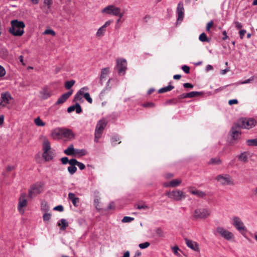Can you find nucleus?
Wrapping results in <instances>:
<instances>
[{"instance_id":"nucleus-61","label":"nucleus","mask_w":257,"mask_h":257,"mask_svg":"<svg viewBox=\"0 0 257 257\" xmlns=\"http://www.w3.org/2000/svg\"><path fill=\"white\" fill-rule=\"evenodd\" d=\"M119 140V138L117 137H113L111 139V142L113 145H116V142Z\"/></svg>"},{"instance_id":"nucleus-63","label":"nucleus","mask_w":257,"mask_h":257,"mask_svg":"<svg viewBox=\"0 0 257 257\" xmlns=\"http://www.w3.org/2000/svg\"><path fill=\"white\" fill-rule=\"evenodd\" d=\"M245 33H246V30H241L239 31V34L240 38L241 39H243Z\"/></svg>"},{"instance_id":"nucleus-56","label":"nucleus","mask_w":257,"mask_h":257,"mask_svg":"<svg viewBox=\"0 0 257 257\" xmlns=\"http://www.w3.org/2000/svg\"><path fill=\"white\" fill-rule=\"evenodd\" d=\"M54 210L62 212L64 210V207L62 205H59L55 207L53 209Z\"/></svg>"},{"instance_id":"nucleus-57","label":"nucleus","mask_w":257,"mask_h":257,"mask_svg":"<svg viewBox=\"0 0 257 257\" xmlns=\"http://www.w3.org/2000/svg\"><path fill=\"white\" fill-rule=\"evenodd\" d=\"M213 25V21H210L209 22H208L207 23L206 27V31L209 32L210 31V28L212 27Z\"/></svg>"},{"instance_id":"nucleus-43","label":"nucleus","mask_w":257,"mask_h":257,"mask_svg":"<svg viewBox=\"0 0 257 257\" xmlns=\"http://www.w3.org/2000/svg\"><path fill=\"white\" fill-rule=\"evenodd\" d=\"M68 171L71 175L74 174L77 171V168L75 166L70 165L68 167Z\"/></svg>"},{"instance_id":"nucleus-19","label":"nucleus","mask_w":257,"mask_h":257,"mask_svg":"<svg viewBox=\"0 0 257 257\" xmlns=\"http://www.w3.org/2000/svg\"><path fill=\"white\" fill-rule=\"evenodd\" d=\"M189 191L192 195H195L199 198H203L206 195L204 192L196 189H193L191 187L189 188Z\"/></svg>"},{"instance_id":"nucleus-1","label":"nucleus","mask_w":257,"mask_h":257,"mask_svg":"<svg viewBox=\"0 0 257 257\" xmlns=\"http://www.w3.org/2000/svg\"><path fill=\"white\" fill-rule=\"evenodd\" d=\"M11 27L8 31L13 36L21 37L24 34L25 24L23 21L13 20L11 21Z\"/></svg>"},{"instance_id":"nucleus-52","label":"nucleus","mask_w":257,"mask_h":257,"mask_svg":"<svg viewBox=\"0 0 257 257\" xmlns=\"http://www.w3.org/2000/svg\"><path fill=\"white\" fill-rule=\"evenodd\" d=\"M182 69L186 74H189L190 72V68L187 65H183L182 67Z\"/></svg>"},{"instance_id":"nucleus-54","label":"nucleus","mask_w":257,"mask_h":257,"mask_svg":"<svg viewBox=\"0 0 257 257\" xmlns=\"http://www.w3.org/2000/svg\"><path fill=\"white\" fill-rule=\"evenodd\" d=\"M78 162V161H77L76 159H72L69 160V164L71 166H75L77 165Z\"/></svg>"},{"instance_id":"nucleus-5","label":"nucleus","mask_w":257,"mask_h":257,"mask_svg":"<svg viewBox=\"0 0 257 257\" xmlns=\"http://www.w3.org/2000/svg\"><path fill=\"white\" fill-rule=\"evenodd\" d=\"M166 195L169 198L177 201H181L186 197L185 193L178 189L167 192Z\"/></svg>"},{"instance_id":"nucleus-20","label":"nucleus","mask_w":257,"mask_h":257,"mask_svg":"<svg viewBox=\"0 0 257 257\" xmlns=\"http://www.w3.org/2000/svg\"><path fill=\"white\" fill-rule=\"evenodd\" d=\"M185 242L187 246L194 251H199L198 245L197 242L187 238L185 239Z\"/></svg>"},{"instance_id":"nucleus-40","label":"nucleus","mask_w":257,"mask_h":257,"mask_svg":"<svg viewBox=\"0 0 257 257\" xmlns=\"http://www.w3.org/2000/svg\"><path fill=\"white\" fill-rule=\"evenodd\" d=\"M75 81L73 80L71 81H67L65 83V87L67 89H70L75 84Z\"/></svg>"},{"instance_id":"nucleus-48","label":"nucleus","mask_w":257,"mask_h":257,"mask_svg":"<svg viewBox=\"0 0 257 257\" xmlns=\"http://www.w3.org/2000/svg\"><path fill=\"white\" fill-rule=\"evenodd\" d=\"M134 219V218L129 216H124L122 219V222L124 223L130 222Z\"/></svg>"},{"instance_id":"nucleus-8","label":"nucleus","mask_w":257,"mask_h":257,"mask_svg":"<svg viewBox=\"0 0 257 257\" xmlns=\"http://www.w3.org/2000/svg\"><path fill=\"white\" fill-rule=\"evenodd\" d=\"M117 65L115 67L119 75H123L127 68V63L125 59L123 58L117 59L116 60Z\"/></svg>"},{"instance_id":"nucleus-6","label":"nucleus","mask_w":257,"mask_h":257,"mask_svg":"<svg viewBox=\"0 0 257 257\" xmlns=\"http://www.w3.org/2000/svg\"><path fill=\"white\" fill-rule=\"evenodd\" d=\"M256 121L253 118H242L240 120L238 126L245 129H250L255 126Z\"/></svg>"},{"instance_id":"nucleus-21","label":"nucleus","mask_w":257,"mask_h":257,"mask_svg":"<svg viewBox=\"0 0 257 257\" xmlns=\"http://www.w3.org/2000/svg\"><path fill=\"white\" fill-rule=\"evenodd\" d=\"M68 198L72 201L74 206L77 207L78 206L79 198L76 197L74 193L70 192L68 194Z\"/></svg>"},{"instance_id":"nucleus-60","label":"nucleus","mask_w":257,"mask_h":257,"mask_svg":"<svg viewBox=\"0 0 257 257\" xmlns=\"http://www.w3.org/2000/svg\"><path fill=\"white\" fill-rule=\"evenodd\" d=\"M76 166H77L81 170H84L85 168V165L79 162H78Z\"/></svg>"},{"instance_id":"nucleus-15","label":"nucleus","mask_w":257,"mask_h":257,"mask_svg":"<svg viewBox=\"0 0 257 257\" xmlns=\"http://www.w3.org/2000/svg\"><path fill=\"white\" fill-rule=\"evenodd\" d=\"M239 127L237 126V124H235L232 127L231 130L230 131V135L232 139L234 140H238L241 135V132L239 131Z\"/></svg>"},{"instance_id":"nucleus-18","label":"nucleus","mask_w":257,"mask_h":257,"mask_svg":"<svg viewBox=\"0 0 257 257\" xmlns=\"http://www.w3.org/2000/svg\"><path fill=\"white\" fill-rule=\"evenodd\" d=\"M88 88L86 86L81 88L75 94L74 98V101H82L84 90H88Z\"/></svg>"},{"instance_id":"nucleus-3","label":"nucleus","mask_w":257,"mask_h":257,"mask_svg":"<svg viewBox=\"0 0 257 257\" xmlns=\"http://www.w3.org/2000/svg\"><path fill=\"white\" fill-rule=\"evenodd\" d=\"M107 123V121L105 119H102L98 121L95 130V142L97 143L98 142V140L101 138Z\"/></svg>"},{"instance_id":"nucleus-32","label":"nucleus","mask_w":257,"mask_h":257,"mask_svg":"<svg viewBox=\"0 0 257 257\" xmlns=\"http://www.w3.org/2000/svg\"><path fill=\"white\" fill-rule=\"evenodd\" d=\"M155 232L157 235L159 237H165V233L163 230L160 227H158L155 229Z\"/></svg>"},{"instance_id":"nucleus-42","label":"nucleus","mask_w":257,"mask_h":257,"mask_svg":"<svg viewBox=\"0 0 257 257\" xmlns=\"http://www.w3.org/2000/svg\"><path fill=\"white\" fill-rule=\"evenodd\" d=\"M105 32V29L101 26L97 31L96 36L97 37H101L104 35Z\"/></svg>"},{"instance_id":"nucleus-46","label":"nucleus","mask_w":257,"mask_h":257,"mask_svg":"<svg viewBox=\"0 0 257 257\" xmlns=\"http://www.w3.org/2000/svg\"><path fill=\"white\" fill-rule=\"evenodd\" d=\"M42 94V97L44 99H47L51 96V93L47 90H44Z\"/></svg>"},{"instance_id":"nucleus-23","label":"nucleus","mask_w":257,"mask_h":257,"mask_svg":"<svg viewBox=\"0 0 257 257\" xmlns=\"http://www.w3.org/2000/svg\"><path fill=\"white\" fill-rule=\"evenodd\" d=\"M54 139H59L62 138V128H58L54 130L51 134Z\"/></svg>"},{"instance_id":"nucleus-17","label":"nucleus","mask_w":257,"mask_h":257,"mask_svg":"<svg viewBox=\"0 0 257 257\" xmlns=\"http://www.w3.org/2000/svg\"><path fill=\"white\" fill-rule=\"evenodd\" d=\"M109 73V68L106 67L101 69V74L99 78V84L101 86L103 85V82L106 80L108 74Z\"/></svg>"},{"instance_id":"nucleus-14","label":"nucleus","mask_w":257,"mask_h":257,"mask_svg":"<svg viewBox=\"0 0 257 257\" xmlns=\"http://www.w3.org/2000/svg\"><path fill=\"white\" fill-rule=\"evenodd\" d=\"M12 99L10 94L8 92H3L1 93V100L0 102V106H5L9 103L10 100Z\"/></svg>"},{"instance_id":"nucleus-50","label":"nucleus","mask_w":257,"mask_h":257,"mask_svg":"<svg viewBox=\"0 0 257 257\" xmlns=\"http://www.w3.org/2000/svg\"><path fill=\"white\" fill-rule=\"evenodd\" d=\"M142 106L143 107H151V108H153V107H154L155 106V103H154L153 102H147L146 103L143 104Z\"/></svg>"},{"instance_id":"nucleus-47","label":"nucleus","mask_w":257,"mask_h":257,"mask_svg":"<svg viewBox=\"0 0 257 257\" xmlns=\"http://www.w3.org/2000/svg\"><path fill=\"white\" fill-rule=\"evenodd\" d=\"M172 251L177 256H180V254L179 253L178 251L180 250L178 246H175L172 248Z\"/></svg>"},{"instance_id":"nucleus-58","label":"nucleus","mask_w":257,"mask_h":257,"mask_svg":"<svg viewBox=\"0 0 257 257\" xmlns=\"http://www.w3.org/2000/svg\"><path fill=\"white\" fill-rule=\"evenodd\" d=\"M254 80L253 77H251L248 79H246L241 82H240V84H247L248 83H250L251 81H253Z\"/></svg>"},{"instance_id":"nucleus-34","label":"nucleus","mask_w":257,"mask_h":257,"mask_svg":"<svg viewBox=\"0 0 257 257\" xmlns=\"http://www.w3.org/2000/svg\"><path fill=\"white\" fill-rule=\"evenodd\" d=\"M203 94L202 92H198V91H192L189 93H187L188 98H193L196 96H199Z\"/></svg>"},{"instance_id":"nucleus-51","label":"nucleus","mask_w":257,"mask_h":257,"mask_svg":"<svg viewBox=\"0 0 257 257\" xmlns=\"http://www.w3.org/2000/svg\"><path fill=\"white\" fill-rule=\"evenodd\" d=\"M77 113H80L82 112V109L80 105L78 103L75 104V109Z\"/></svg>"},{"instance_id":"nucleus-12","label":"nucleus","mask_w":257,"mask_h":257,"mask_svg":"<svg viewBox=\"0 0 257 257\" xmlns=\"http://www.w3.org/2000/svg\"><path fill=\"white\" fill-rule=\"evenodd\" d=\"M232 225L237 230L239 231L246 230L245 227L239 217L238 216H234L232 218Z\"/></svg>"},{"instance_id":"nucleus-9","label":"nucleus","mask_w":257,"mask_h":257,"mask_svg":"<svg viewBox=\"0 0 257 257\" xmlns=\"http://www.w3.org/2000/svg\"><path fill=\"white\" fill-rule=\"evenodd\" d=\"M216 180L223 185H234V182L231 177L227 174L219 175L216 178Z\"/></svg>"},{"instance_id":"nucleus-53","label":"nucleus","mask_w":257,"mask_h":257,"mask_svg":"<svg viewBox=\"0 0 257 257\" xmlns=\"http://www.w3.org/2000/svg\"><path fill=\"white\" fill-rule=\"evenodd\" d=\"M61 161L63 164L66 165L67 163H69V160L68 159V157H64L61 159Z\"/></svg>"},{"instance_id":"nucleus-28","label":"nucleus","mask_w":257,"mask_h":257,"mask_svg":"<svg viewBox=\"0 0 257 257\" xmlns=\"http://www.w3.org/2000/svg\"><path fill=\"white\" fill-rule=\"evenodd\" d=\"M135 207L139 210H146L149 209V206L144 202H139L135 205Z\"/></svg>"},{"instance_id":"nucleus-31","label":"nucleus","mask_w":257,"mask_h":257,"mask_svg":"<svg viewBox=\"0 0 257 257\" xmlns=\"http://www.w3.org/2000/svg\"><path fill=\"white\" fill-rule=\"evenodd\" d=\"M182 182V180L181 179H174L170 181V185H171V187H175L178 186Z\"/></svg>"},{"instance_id":"nucleus-36","label":"nucleus","mask_w":257,"mask_h":257,"mask_svg":"<svg viewBox=\"0 0 257 257\" xmlns=\"http://www.w3.org/2000/svg\"><path fill=\"white\" fill-rule=\"evenodd\" d=\"M199 40L202 42H209V39L207 38L206 34L204 33H202L200 35L199 37Z\"/></svg>"},{"instance_id":"nucleus-33","label":"nucleus","mask_w":257,"mask_h":257,"mask_svg":"<svg viewBox=\"0 0 257 257\" xmlns=\"http://www.w3.org/2000/svg\"><path fill=\"white\" fill-rule=\"evenodd\" d=\"M221 163V161L218 157H216L214 158H211L209 162H208V164H213V165H217L220 164Z\"/></svg>"},{"instance_id":"nucleus-24","label":"nucleus","mask_w":257,"mask_h":257,"mask_svg":"<svg viewBox=\"0 0 257 257\" xmlns=\"http://www.w3.org/2000/svg\"><path fill=\"white\" fill-rule=\"evenodd\" d=\"M249 157V153L247 152H244L241 153L238 157V159L239 161L243 163H246L248 162Z\"/></svg>"},{"instance_id":"nucleus-41","label":"nucleus","mask_w":257,"mask_h":257,"mask_svg":"<svg viewBox=\"0 0 257 257\" xmlns=\"http://www.w3.org/2000/svg\"><path fill=\"white\" fill-rule=\"evenodd\" d=\"M51 217V214L50 213L45 212L43 215V220L45 222L49 221Z\"/></svg>"},{"instance_id":"nucleus-4","label":"nucleus","mask_w":257,"mask_h":257,"mask_svg":"<svg viewBox=\"0 0 257 257\" xmlns=\"http://www.w3.org/2000/svg\"><path fill=\"white\" fill-rule=\"evenodd\" d=\"M101 12L120 18H122L123 16L121 9L114 5H109L106 7L102 10Z\"/></svg>"},{"instance_id":"nucleus-10","label":"nucleus","mask_w":257,"mask_h":257,"mask_svg":"<svg viewBox=\"0 0 257 257\" xmlns=\"http://www.w3.org/2000/svg\"><path fill=\"white\" fill-rule=\"evenodd\" d=\"M42 191V186L38 183L33 184L31 186L29 189L28 197L30 199L33 198L40 193Z\"/></svg>"},{"instance_id":"nucleus-26","label":"nucleus","mask_w":257,"mask_h":257,"mask_svg":"<svg viewBox=\"0 0 257 257\" xmlns=\"http://www.w3.org/2000/svg\"><path fill=\"white\" fill-rule=\"evenodd\" d=\"M58 225L60 227L61 230H65L69 225L68 222L65 219H61L57 223Z\"/></svg>"},{"instance_id":"nucleus-39","label":"nucleus","mask_w":257,"mask_h":257,"mask_svg":"<svg viewBox=\"0 0 257 257\" xmlns=\"http://www.w3.org/2000/svg\"><path fill=\"white\" fill-rule=\"evenodd\" d=\"M246 143L249 146H257V138L254 139L247 140Z\"/></svg>"},{"instance_id":"nucleus-44","label":"nucleus","mask_w":257,"mask_h":257,"mask_svg":"<svg viewBox=\"0 0 257 257\" xmlns=\"http://www.w3.org/2000/svg\"><path fill=\"white\" fill-rule=\"evenodd\" d=\"M83 97L85 98V99L90 103H92V99L90 96V94L88 92H86L83 94Z\"/></svg>"},{"instance_id":"nucleus-62","label":"nucleus","mask_w":257,"mask_h":257,"mask_svg":"<svg viewBox=\"0 0 257 257\" xmlns=\"http://www.w3.org/2000/svg\"><path fill=\"white\" fill-rule=\"evenodd\" d=\"M75 109V105H71L70 106H69L68 109H67V111L69 112V113H70L73 111H74Z\"/></svg>"},{"instance_id":"nucleus-7","label":"nucleus","mask_w":257,"mask_h":257,"mask_svg":"<svg viewBox=\"0 0 257 257\" xmlns=\"http://www.w3.org/2000/svg\"><path fill=\"white\" fill-rule=\"evenodd\" d=\"M27 194L26 193H22L19 199L18 205V210L20 214H23L25 213L24 207H26L28 204L27 199Z\"/></svg>"},{"instance_id":"nucleus-27","label":"nucleus","mask_w":257,"mask_h":257,"mask_svg":"<svg viewBox=\"0 0 257 257\" xmlns=\"http://www.w3.org/2000/svg\"><path fill=\"white\" fill-rule=\"evenodd\" d=\"M75 150L73 145H71L67 149L64 150V153L68 156H75Z\"/></svg>"},{"instance_id":"nucleus-30","label":"nucleus","mask_w":257,"mask_h":257,"mask_svg":"<svg viewBox=\"0 0 257 257\" xmlns=\"http://www.w3.org/2000/svg\"><path fill=\"white\" fill-rule=\"evenodd\" d=\"M43 152H46L48 151L51 150V146L50 142L48 140H45L43 145Z\"/></svg>"},{"instance_id":"nucleus-25","label":"nucleus","mask_w":257,"mask_h":257,"mask_svg":"<svg viewBox=\"0 0 257 257\" xmlns=\"http://www.w3.org/2000/svg\"><path fill=\"white\" fill-rule=\"evenodd\" d=\"M42 156L45 161H49L53 159L54 154L53 152L50 150L46 152H43Z\"/></svg>"},{"instance_id":"nucleus-16","label":"nucleus","mask_w":257,"mask_h":257,"mask_svg":"<svg viewBox=\"0 0 257 257\" xmlns=\"http://www.w3.org/2000/svg\"><path fill=\"white\" fill-rule=\"evenodd\" d=\"M73 90H71L69 91L62 94L57 100L56 104H61L65 102L66 100L72 95Z\"/></svg>"},{"instance_id":"nucleus-29","label":"nucleus","mask_w":257,"mask_h":257,"mask_svg":"<svg viewBox=\"0 0 257 257\" xmlns=\"http://www.w3.org/2000/svg\"><path fill=\"white\" fill-rule=\"evenodd\" d=\"M174 88V87L173 86L169 85L167 86H166V87H163V88L160 89L158 90V92L160 93H165V92L172 90Z\"/></svg>"},{"instance_id":"nucleus-55","label":"nucleus","mask_w":257,"mask_h":257,"mask_svg":"<svg viewBox=\"0 0 257 257\" xmlns=\"http://www.w3.org/2000/svg\"><path fill=\"white\" fill-rule=\"evenodd\" d=\"M6 74V70L5 68L0 65V78L4 76Z\"/></svg>"},{"instance_id":"nucleus-37","label":"nucleus","mask_w":257,"mask_h":257,"mask_svg":"<svg viewBox=\"0 0 257 257\" xmlns=\"http://www.w3.org/2000/svg\"><path fill=\"white\" fill-rule=\"evenodd\" d=\"M41 209L43 211L45 212H47L50 210V207L47 204V202L45 201H43L41 203Z\"/></svg>"},{"instance_id":"nucleus-64","label":"nucleus","mask_w":257,"mask_h":257,"mask_svg":"<svg viewBox=\"0 0 257 257\" xmlns=\"http://www.w3.org/2000/svg\"><path fill=\"white\" fill-rule=\"evenodd\" d=\"M183 86L186 88H192L193 87V85L189 83H184Z\"/></svg>"},{"instance_id":"nucleus-49","label":"nucleus","mask_w":257,"mask_h":257,"mask_svg":"<svg viewBox=\"0 0 257 257\" xmlns=\"http://www.w3.org/2000/svg\"><path fill=\"white\" fill-rule=\"evenodd\" d=\"M150 243L149 242H145L139 244V246L140 248H141V249H144V248H146L148 247H149L150 246Z\"/></svg>"},{"instance_id":"nucleus-45","label":"nucleus","mask_w":257,"mask_h":257,"mask_svg":"<svg viewBox=\"0 0 257 257\" xmlns=\"http://www.w3.org/2000/svg\"><path fill=\"white\" fill-rule=\"evenodd\" d=\"M43 34L44 35H51L53 36H54L56 35V33L52 29H46L43 33Z\"/></svg>"},{"instance_id":"nucleus-22","label":"nucleus","mask_w":257,"mask_h":257,"mask_svg":"<svg viewBox=\"0 0 257 257\" xmlns=\"http://www.w3.org/2000/svg\"><path fill=\"white\" fill-rule=\"evenodd\" d=\"M62 138L71 139L74 138L72 131L69 129L62 128Z\"/></svg>"},{"instance_id":"nucleus-2","label":"nucleus","mask_w":257,"mask_h":257,"mask_svg":"<svg viewBox=\"0 0 257 257\" xmlns=\"http://www.w3.org/2000/svg\"><path fill=\"white\" fill-rule=\"evenodd\" d=\"M210 210L206 208H199L196 209L192 214L193 219H205L210 215Z\"/></svg>"},{"instance_id":"nucleus-11","label":"nucleus","mask_w":257,"mask_h":257,"mask_svg":"<svg viewBox=\"0 0 257 257\" xmlns=\"http://www.w3.org/2000/svg\"><path fill=\"white\" fill-rule=\"evenodd\" d=\"M216 232L218 234H219L220 236L226 240H230L234 237V235L232 232L225 229L222 227H217L216 228Z\"/></svg>"},{"instance_id":"nucleus-13","label":"nucleus","mask_w":257,"mask_h":257,"mask_svg":"<svg viewBox=\"0 0 257 257\" xmlns=\"http://www.w3.org/2000/svg\"><path fill=\"white\" fill-rule=\"evenodd\" d=\"M176 13L177 14V21H182L184 15V8L183 3L180 2L177 6Z\"/></svg>"},{"instance_id":"nucleus-59","label":"nucleus","mask_w":257,"mask_h":257,"mask_svg":"<svg viewBox=\"0 0 257 257\" xmlns=\"http://www.w3.org/2000/svg\"><path fill=\"white\" fill-rule=\"evenodd\" d=\"M234 24L235 25V27L237 29H240L242 28V24L237 21H235L234 22Z\"/></svg>"},{"instance_id":"nucleus-38","label":"nucleus","mask_w":257,"mask_h":257,"mask_svg":"<svg viewBox=\"0 0 257 257\" xmlns=\"http://www.w3.org/2000/svg\"><path fill=\"white\" fill-rule=\"evenodd\" d=\"M87 153V152L84 149H75V157H76L77 155H80L81 156H85Z\"/></svg>"},{"instance_id":"nucleus-35","label":"nucleus","mask_w":257,"mask_h":257,"mask_svg":"<svg viewBox=\"0 0 257 257\" xmlns=\"http://www.w3.org/2000/svg\"><path fill=\"white\" fill-rule=\"evenodd\" d=\"M34 122L38 126H44L45 125V122L43 121L40 117H37L34 119Z\"/></svg>"}]
</instances>
